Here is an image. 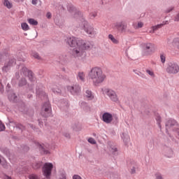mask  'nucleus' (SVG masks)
<instances>
[{"label":"nucleus","mask_w":179,"mask_h":179,"mask_svg":"<svg viewBox=\"0 0 179 179\" xmlns=\"http://www.w3.org/2000/svg\"><path fill=\"white\" fill-rule=\"evenodd\" d=\"M88 78L92 80L94 86H99L106 80V74L101 68L96 66L90 69L88 73Z\"/></svg>","instance_id":"1"},{"label":"nucleus","mask_w":179,"mask_h":179,"mask_svg":"<svg viewBox=\"0 0 179 179\" xmlns=\"http://www.w3.org/2000/svg\"><path fill=\"white\" fill-rule=\"evenodd\" d=\"M93 45L90 42H85V44L83 45L76 46L74 48L71 54L73 58H82L83 55H85V51L86 50H90Z\"/></svg>","instance_id":"2"},{"label":"nucleus","mask_w":179,"mask_h":179,"mask_svg":"<svg viewBox=\"0 0 179 179\" xmlns=\"http://www.w3.org/2000/svg\"><path fill=\"white\" fill-rule=\"evenodd\" d=\"M87 41H85L82 39H78L73 36H71L69 38H67V43L70 47L76 48V47H80V45H83Z\"/></svg>","instance_id":"3"},{"label":"nucleus","mask_w":179,"mask_h":179,"mask_svg":"<svg viewBox=\"0 0 179 179\" xmlns=\"http://www.w3.org/2000/svg\"><path fill=\"white\" fill-rule=\"evenodd\" d=\"M82 25L83 26V29L87 34H89L90 36H96L94 28H93L92 25H90L89 22H87L85 19H82Z\"/></svg>","instance_id":"4"},{"label":"nucleus","mask_w":179,"mask_h":179,"mask_svg":"<svg viewBox=\"0 0 179 179\" xmlns=\"http://www.w3.org/2000/svg\"><path fill=\"white\" fill-rule=\"evenodd\" d=\"M53 167H54V165H52V164L51 163H45L43 165V176H45L46 178H50Z\"/></svg>","instance_id":"5"},{"label":"nucleus","mask_w":179,"mask_h":179,"mask_svg":"<svg viewBox=\"0 0 179 179\" xmlns=\"http://www.w3.org/2000/svg\"><path fill=\"white\" fill-rule=\"evenodd\" d=\"M179 66L176 62H169L166 68V72L168 73H178Z\"/></svg>","instance_id":"6"},{"label":"nucleus","mask_w":179,"mask_h":179,"mask_svg":"<svg viewBox=\"0 0 179 179\" xmlns=\"http://www.w3.org/2000/svg\"><path fill=\"white\" fill-rule=\"evenodd\" d=\"M41 115L43 117H50V115H51V105H50V102H46L43 105L42 108Z\"/></svg>","instance_id":"7"},{"label":"nucleus","mask_w":179,"mask_h":179,"mask_svg":"<svg viewBox=\"0 0 179 179\" xmlns=\"http://www.w3.org/2000/svg\"><path fill=\"white\" fill-rule=\"evenodd\" d=\"M113 29H117L119 31H121V33H124L127 30V24L124 22H118L113 23L112 25Z\"/></svg>","instance_id":"8"},{"label":"nucleus","mask_w":179,"mask_h":179,"mask_svg":"<svg viewBox=\"0 0 179 179\" xmlns=\"http://www.w3.org/2000/svg\"><path fill=\"white\" fill-rule=\"evenodd\" d=\"M155 52V45L151 43H148L144 45V54L145 55H150Z\"/></svg>","instance_id":"9"},{"label":"nucleus","mask_w":179,"mask_h":179,"mask_svg":"<svg viewBox=\"0 0 179 179\" xmlns=\"http://www.w3.org/2000/svg\"><path fill=\"white\" fill-rule=\"evenodd\" d=\"M106 94H107L112 101H114L115 103L118 101V96H117V93H115L114 90H106Z\"/></svg>","instance_id":"10"},{"label":"nucleus","mask_w":179,"mask_h":179,"mask_svg":"<svg viewBox=\"0 0 179 179\" xmlns=\"http://www.w3.org/2000/svg\"><path fill=\"white\" fill-rule=\"evenodd\" d=\"M67 90H69L71 94H78V93H80V87L78 85L68 86Z\"/></svg>","instance_id":"11"},{"label":"nucleus","mask_w":179,"mask_h":179,"mask_svg":"<svg viewBox=\"0 0 179 179\" xmlns=\"http://www.w3.org/2000/svg\"><path fill=\"white\" fill-rule=\"evenodd\" d=\"M102 120L106 124H111L113 122V115L109 113H105L102 115Z\"/></svg>","instance_id":"12"},{"label":"nucleus","mask_w":179,"mask_h":179,"mask_svg":"<svg viewBox=\"0 0 179 179\" xmlns=\"http://www.w3.org/2000/svg\"><path fill=\"white\" fill-rule=\"evenodd\" d=\"M22 72H23L24 75H27V73L30 80H33V72L28 71L27 68H26V67H24L22 69Z\"/></svg>","instance_id":"13"},{"label":"nucleus","mask_w":179,"mask_h":179,"mask_svg":"<svg viewBox=\"0 0 179 179\" xmlns=\"http://www.w3.org/2000/svg\"><path fill=\"white\" fill-rule=\"evenodd\" d=\"M3 3L7 9H12V8H13V3L9 0H3Z\"/></svg>","instance_id":"14"},{"label":"nucleus","mask_w":179,"mask_h":179,"mask_svg":"<svg viewBox=\"0 0 179 179\" xmlns=\"http://www.w3.org/2000/svg\"><path fill=\"white\" fill-rule=\"evenodd\" d=\"M165 24H169V21L163 22L162 24L153 26L152 27L153 31H156V30H158V29H162V27H163V26H164Z\"/></svg>","instance_id":"15"},{"label":"nucleus","mask_w":179,"mask_h":179,"mask_svg":"<svg viewBox=\"0 0 179 179\" xmlns=\"http://www.w3.org/2000/svg\"><path fill=\"white\" fill-rule=\"evenodd\" d=\"M176 124L177 122L174 120H169L166 124V129H169V128H171V127H174V125H176Z\"/></svg>","instance_id":"16"},{"label":"nucleus","mask_w":179,"mask_h":179,"mask_svg":"<svg viewBox=\"0 0 179 179\" xmlns=\"http://www.w3.org/2000/svg\"><path fill=\"white\" fill-rule=\"evenodd\" d=\"M108 38L110 41H112V43H113V44H118V43H120V41L117 38H115V37H114L113 34H109Z\"/></svg>","instance_id":"17"},{"label":"nucleus","mask_w":179,"mask_h":179,"mask_svg":"<svg viewBox=\"0 0 179 179\" xmlns=\"http://www.w3.org/2000/svg\"><path fill=\"white\" fill-rule=\"evenodd\" d=\"M77 78L79 80L83 81V80H85V78H86V75L83 73V71H80L78 73Z\"/></svg>","instance_id":"18"},{"label":"nucleus","mask_w":179,"mask_h":179,"mask_svg":"<svg viewBox=\"0 0 179 179\" xmlns=\"http://www.w3.org/2000/svg\"><path fill=\"white\" fill-rule=\"evenodd\" d=\"M172 45L179 50V38H175L172 42Z\"/></svg>","instance_id":"19"},{"label":"nucleus","mask_w":179,"mask_h":179,"mask_svg":"<svg viewBox=\"0 0 179 179\" xmlns=\"http://www.w3.org/2000/svg\"><path fill=\"white\" fill-rule=\"evenodd\" d=\"M21 27L24 31H27V30H30V27H29V24L26 22H23L21 24Z\"/></svg>","instance_id":"20"},{"label":"nucleus","mask_w":179,"mask_h":179,"mask_svg":"<svg viewBox=\"0 0 179 179\" xmlns=\"http://www.w3.org/2000/svg\"><path fill=\"white\" fill-rule=\"evenodd\" d=\"M85 96L87 97V99H89V100H92L94 98L93 94H92V91L90 90H87L85 92Z\"/></svg>","instance_id":"21"},{"label":"nucleus","mask_w":179,"mask_h":179,"mask_svg":"<svg viewBox=\"0 0 179 179\" xmlns=\"http://www.w3.org/2000/svg\"><path fill=\"white\" fill-rule=\"evenodd\" d=\"M28 23H29V24H31L32 26H37V24H38V22L33 18L29 19Z\"/></svg>","instance_id":"22"},{"label":"nucleus","mask_w":179,"mask_h":179,"mask_svg":"<svg viewBox=\"0 0 179 179\" xmlns=\"http://www.w3.org/2000/svg\"><path fill=\"white\" fill-rule=\"evenodd\" d=\"M15 64H16V62H15V59H10L8 62V65L5 66L3 68V71H5V69H6V68H8V66H12L15 65Z\"/></svg>","instance_id":"23"},{"label":"nucleus","mask_w":179,"mask_h":179,"mask_svg":"<svg viewBox=\"0 0 179 179\" xmlns=\"http://www.w3.org/2000/svg\"><path fill=\"white\" fill-rule=\"evenodd\" d=\"M39 149L41 153H43V155H48V153H50V151H48V150H45L44 147L42 145H39Z\"/></svg>","instance_id":"24"},{"label":"nucleus","mask_w":179,"mask_h":179,"mask_svg":"<svg viewBox=\"0 0 179 179\" xmlns=\"http://www.w3.org/2000/svg\"><path fill=\"white\" fill-rule=\"evenodd\" d=\"M31 55L32 57H34V58H36V59H40V55H38V53L33 52Z\"/></svg>","instance_id":"25"},{"label":"nucleus","mask_w":179,"mask_h":179,"mask_svg":"<svg viewBox=\"0 0 179 179\" xmlns=\"http://www.w3.org/2000/svg\"><path fill=\"white\" fill-rule=\"evenodd\" d=\"M160 59H161V62L162 64H164V62H166V55H160Z\"/></svg>","instance_id":"26"},{"label":"nucleus","mask_w":179,"mask_h":179,"mask_svg":"<svg viewBox=\"0 0 179 179\" xmlns=\"http://www.w3.org/2000/svg\"><path fill=\"white\" fill-rule=\"evenodd\" d=\"M156 121H157L159 128H162V125H160V122H162V118L160 117V116L156 117Z\"/></svg>","instance_id":"27"},{"label":"nucleus","mask_w":179,"mask_h":179,"mask_svg":"<svg viewBox=\"0 0 179 179\" xmlns=\"http://www.w3.org/2000/svg\"><path fill=\"white\" fill-rule=\"evenodd\" d=\"M27 82L26 81V79L23 78L20 80L19 85L20 86H24Z\"/></svg>","instance_id":"28"},{"label":"nucleus","mask_w":179,"mask_h":179,"mask_svg":"<svg viewBox=\"0 0 179 179\" xmlns=\"http://www.w3.org/2000/svg\"><path fill=\"white\" fill-rule=\"evenodd\" d=\"M88 142L90 143H91L92 145H96V140H94V138H90L88 139Z\"/></svg>","instance_id":"29"},{"label":"nucleus","mask_w":179,"mask_h":179,"mask_svg":"<svg viewBox=\"0 0 179 179\" xmlns=\"http://www.w3.org/2000/svg\"><path fill=\"white\" fill-rule=\"evenodd\" d=\"M134 27H135V29H141V28L143 27V23L141 22H138L137 26Z\"/></svg>","instance_id":"30"},{"label":"nucleus","mask_w":179,"mask_h":179,"mask_svg":"<svg viewBox=\"0 0 179 179\" xmlns=\"http://www.w3.org/2000/svg\"><path fill=\"white\" fill-rule=\"evenodd\" d=\"M5 131V124L0 121V131Z\"/></svg>","instance_id":"31"},{"label":"nucleus","mask_w":179,"mask_h":179,"mask_svg":"<svg viewBox=\"0 0 179 179\" xmlns=\"http://www.w3.org/2000/svg\"><path fill=\"white\" fill-rule=\"evenodd\" d=\"M147 73L150 75V76H152L154 78L155 76V73L152 71L150 70H146Z\"/></svg>","instance_id":"32"},{"label":"nucleus","mask_w":179,"mask_h":179,"mask_svg":"<svg viewBox=\"0 0 179 179\" xmlns=\"http://www.w3.org/2000/svg\"><path fill=\"white\" fill-rule=\"evenodd\" d=\"M29 179H40L37 175L32 174L29 176Z\"/></svg>","instance_id":"33"},{"label":"nucleus","mask_w":179,"mask_h":179,"mask_svg":"<svg viewBox=\"0 0 179 179\" xmlns=\"http://www.w3.org/2000/svg\"><path fill=\"white\" fill-rule=\"evenodd\" d=\"M155 178H156V179H164V178H163V176H162V174H160V173L156 174V175H155Z\"/></svg>","instance_id":"34"},{"label":"nucleus","mask_w":179,"mask_h":179,"mask_svg":"<svg viewBox=\"0 0 179 179\" xmlns=\"http://www.w3.org/2000/svg\"><path fill=\"white\" fill-rule=\"evenodd\" d=\"M8 98L10 99V100H16V94H13L12 96H9Z\"/></svg>","instance_id":"35"},{"label":"nucleus","mask_w":179,"mask_h":179,"mask_svg":"<svg viewBox=\"0 0 179 179\" xmlns=\"http://www.w3.org/2000/svg\"><path fill=\"white\" fill-rule=\"evenodd\" d=\"M81 14L80 12L76 13V14L74 15V17H80Z\"/></svg>","instance_id":"36"},{"label":"nucleus","mask_w":179,"mask_h":179,"mask_svg":"<svg viewBox=\"0 0 179 179\" xmlns=\"http://www.w3.org/2000/svg\"><path fill=\"white\" fill-rule=\"evenodd\" d=\"M73 179H82V178L78 175H74Z\"/></svg>","instance_id":"37"},{"label":"nucleus","mask_w":179,"mask_h":179,"mask_svg":"<svg viewBox=\"0 0 179 179\" xmlns=\"http://www.w3.org/2000/svg\"><path fill=\"white\" fill-rule=\"evenodd\" d=\"M175 22H179V13L175 16Z\"/></svg>","instance_id":"38"},{"label":"nucleus","mask_w":179,"mask_h":179,"mask_svg":"<svg viewBox=\"0 0 179 179\" xmlns=\"http://www.w3.org/2000/svg\"><path fill=\"white\" fill-rule=\"evenodd\" d=\"M51 16H52L51 13H48L46 14V17L48 19H51Z\"/></svg>","instance_id":"39"},{"label":"nucleus","mask_w":179,"mask_h":179,"mask_svg":"<svg viewBox=\"0 0 179 179\" xmlns=\"http://www.w3.org/2000/svg\"><path fill=\"white\" fill-rule=\"evenodd\" d=\"M131 174H135V173H136L135 167H133V168L131 169Z\"/></svg>","instance_id":"40"},{"label":"nucleus","mask_w":179,"mask_h":179,"mask_svg":"<svg viewBox=\"0 0 179 179\" xmlns=\"http://www.w3.org/2000/svg\"><path fill=\"white\" fill-rule=\"evenodd\" d=\"M38 0H31L32 5H36Z\"/></svg>","instance_id":"41"},{"label":"nucleus","mask_w":179,"mask_h":179,"mask_svg":"<svg viewBox=\"0 0 179 179\" xmlns=\"http://www.w3.org/2000/svg\"><path fill=\"white\" fill-rule=\"evenodd\" d=\"M54 93H61V90H55L53 89Z\"/></svg>","instance_id":"42"},{"label":"nucleus","mask_w":179,"mask_h":179,"mask_svg":"<svg viewBox=\"0 0 179 179\" xmlns=\"http://www.w3.org/2000/svg\"><path fill=\"white\" fill-rule=\"evenodd\" d=\"M3 179H12V178H10V177L8 176H3Z\"/></svg>","instance_id":"43"},{"label":"nucleus","mask_w":179,"mask_h":179,"mask_svg":"<svg viewBox=\"0 0 179 179\" xmlns=\"http://www.w3.org/2000/svg\"><path fill=\"white\" fill-rule=\"evenodd\" d=\"M169 152H170V155H167V156L168 157H171V156H173V151L170 150Z\"/></svg>","instance_id":"44"},{"label":"nucleus","mask_w":179,"mask_h":179,"mask_svg":"<svg viewBox=\"0 0 179 179\" xmlns=\"http://www.w3.org/2000/svg\"><path fill=\"white\" fill-rule=\"evenodd\" d=\"M60 179H66V176L65 175H62V177L60 178Z\"/></svg>","instance_id":"45"},{"label":"nucleus","mask_w":179,"mask_h":179,"mask_svg":"<svg viewBox=\"0 0 179 179\" xmlns=\"http://www.w3.org/2000/svg\"><path fill=\"white\" fill-rule=\"evenodd\" d=\"M91 16L92 17H96V16H97V14L96 13L91 14Z\"/></svg>","instance_id":"46"},{"label":"nucleus","mask_w":179,"mask_h":179,"mask_svg":"<svg viewBox=\"0 0 179 179\" xmlns=\"http://www.w3.org/2000/svg\"><path fill=\"white\" fill-rule=\"evenodd\" d=\"M112 152H117V148H112Z\"/></svg>","instance_id":"47"},{"label":"nucleus","mask_w":179,"mask_h":179,"mask_svg":"<svg viewBox=\"0 0 179 179\" xmlns=\"http://www.w3.org/2000/svg\"><path fill=\"white\" fill-rule=\"evenodd\" d=\"M171 10H173V8H171L170 10H168V13L169 12H171Z\"/></svg>","instance_id":"48"},{"label":"nucleus","mask_w":179,"mask_h":179,"mask_svg":"<svg viewBox=\"0 0 179 179\" xmlns=\"http://www.w3.org/2000/svg\"><path fill=\"white\" fill-rule=\"evenodd\" d=\"M24 0H18V2H23Z\"/></svg>","instance_id":"49"},{"label":"nucleus","mask_w":179,"mask_h":179,"mask_svg":"<svg viewBox=\"0 0 179 179\" xmlns=\"http://www.w3.org/2000/svg\"><path fill=\"white\" fill-rule=\"evenodd\" d=\"M178 134L179 136V129L177 130Z\"/></svg>","instance_id":"50"},{"label":"nucleus","mask_w":179,"mask_h":179,"mask_svg":"<svg viewBox=\"0 0 179 179\" xmlns=\"http://www.w3.org/2000/svg\"><path fill=\"white\" fill-rule=\"evenodd\" d=\"M0 163H1V159H0Z\"/></svg>","instance_id":"51"}]
</instances>
